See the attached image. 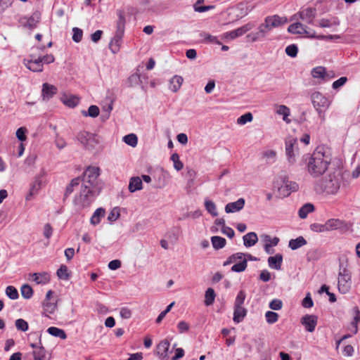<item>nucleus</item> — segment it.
<instances>
[{"instance_id": "1", "label": "nucleus", "mask_w": 360, "mask_h": 360, "mask_svg": "<svg viewBox=\"0 0 360 360\" xmlns=\"http://www.w3.org/2000/svg\"><path fill=\"white\" fill-rule=\"evenodd\" d=\"M308 172L313 177H319L328 169L330 160L325 155L323 148H317L311 154H305L302 156Z\"/></svg>"}, {"instance_id": "2", "label": "nucleus", "mask_w": 360, "mask_h": 360, "mask_svg": "<svg viewBox=\"0 0 360 360\" xmlns=\"http://www.w3.org/2000/svg\"><path fill=\"white\" fill-rule=\"evenodd\" d=\"M96 196V189L91 186H81L79 194L76 195L74 199V205L77 211H82L88 208L95 200Z\"/></svg>"}, {"instance_id": "3", "label": "nucleus", "mask_w": 360, "mask_h": 360, "mask_svg": "<svg viewBox=\"0 0 360 360\" xmlns=\"http://www.w3.org/2000/svg\"><path fill=\"white\" fill-rule=\"evenodd\" d=\"M340 187V183L338 178L335 176L329 175L324 179L318 181L314 184V189L317 193H326L328 195L336 194Z\"/></svg>"}, {"instance_id": "4", "label": "nucleus", "mask_w": 360, "mask_h": 360, "mask_svg": "<svg viewBox=\"0 0 360 360\" xmlns=\"http://www.w3.org/2000/svg\"><path fill=\"white\" fill-rule=\"evenodd\" d=\"M352 288V274L345 267H340L338 273V288L340 293L346 294Z\"/></svg>"}, {"instance_id": "5", "label": "nucleus", "mask_w": 360, "mask_h": 360, "mask_svg": "<svg viewBox=\"0 0 360 360\" xmlns=\"http://www.w3.org/2000/svg\"><path fill=\"white\" fill-rule=\"evenodd\" d=\"M100 175V168L94 166L88 167L83 174L82 186H86L96 189L97 179Z\"/></svg>"}, {"instance_id": "6", "label": "nucleus", "mask_w": 360, "mask_h": 360, "mask_svg": "<svg viewBox=\"0 0 360 360\" xmlns=\"http://www.w3.org/2000/svg\"><path fill=\"white\" fill-rule=\"evenodd\" d=\"M46 172L44 169H41L38 174H37L32 183L29 193L26 196V200H30L34 195H36L41 189V186L45 184V176Z\"/></svg>"}, {"instance_id": "7", "label": "nucleus", "mask_w": 360, "mask_h": 360, "mask_svg": "<svg viewBox=\"0 0 360 360\" xmlns=\"http://www.w3.org/2000/svg\"><path fill=\"white\" fill-rule=\"evenodd\" d=\"M299 153L298 142L296 139L289 138L285 141V155L290 164L296 161V155Z\"/></svg>"}, {"instance_id": "8", "label": "nucleus", "mask_w": 360, "mask_h": 360, "mask_svg": "<svg viewBox=\"0 0 360 360\" xmlns=\"http://www.w3.org/2000/svg\"><path fill=\"white\" fill-rule=\"evenodd\" d=\"M270 31L269 25L267 24V22L264 20L263 23L259 25L257 32H251L246 36L247 40L249 42H255L262 40Z\"/></svg>"}, {"instance_id": "9", "label": "nucleus", "mask_w": 360, "mask_h": 360, "mask_svg": "<svg viewBox=\"0 0 360 360\" xmlns=\"http://www.w3.org/2000/svg\"><path fill=\"white\" fill-rule=\"evenodd\" d=\"M311 101L315 110L328 109L331 104V101L319 91L311 94Z\"/></svg>"}, {"instance_id": "10", "label": "nucleus", "mask_w": 360, "mask_h": 360, "mask_svg": "<svg viewBox=\"0 0 360 360\" xmlns=\"http://www.w3.org/2000/svg\"><path fill=\"white\" fill-rule=\"evenodd\" d=\"M41 19V13L39 11L34 12L30 17L24 16L19 19V23L27 28L32 30L37 26Z\"/></svg>"}, {"instance_id": "11", "label": "nucleus", "mask_w": 360, "mask_h": 360, "mask_svg": "<svg viewBox=\"0 0 360 360\" xmlns=\"http://www.w3.org/2000/svg\"><path fill=\"white\" fill-rule=\"evenodd\" d=\"M255 27L254 23L249 22L243 26L238 27L234 30L227 32L223 34V38L229 39H235L236 38L240 37L251 30Z\"/></svg>"}, {"instance_id": "12", "label": "nucleus", "mask_w": 360, "mask_h": 360, "mask_svg": "<svg viewBox=\"0 0 360 360\" xmlns=\"http://www.w3.org/2000/svg\"><path fill=\"white\" fill-rule=\"evenodd\" d=\"M23 63L27 69L32 72H41L43 71L44 66L41 63V57L36 58L31 55L30 58L24 59Z\"/></svg>"}, {"instance_id": "13", "label": "nucleus", "mask_w": 360, "mask_h": 360, "mask_svg": "<svg viewBox=\"0 0 360 360\" xmlns=\"http://www.w3.org/2000/svg\"><path fill=\"white\" fill-rule=\"evenodd\" d=\"M300 323L307 332L313 333L318 323V317L312 314H306L301 318Z\"/></svg>"}, {"instance_id": "14", "label": "nucleus", "mask_w": 360, "mask_h": 360, "mask_svg": "<svg viewBox=\"0 0 360 360\" xmlns=\"http://www.w3.org/2000/svg\"><path fill=\"white\" fill-rule=\"evenodd\" d=\"M170 346V342L168 340H163L160 342L157 345L156 353L160 360H168L169 355L168 351Z\"/></svg>"}, {"instance_id": "15", "label": "nucleus", "mask_w": 360, "mask_h": 360, "mask_svg": "<svg viewBox=\"0 0 360 360\" xmlns=\"http://www.w3.org/2000/svg\"><path fill=\"white\" fill-rule=\"evenodd\" d=\"M265 21L269 25L271 30L273 28L278 27L288 21L285 17H281L278 15H269L264 18Z\"/></svg>"}, {"instance_id": "16", "label": "nucleus", "mask_w": 360, "mask_h": 360, "mask_svg": "<svg viewBox=\"0 0 360 360\" xmlns=\"http://www.w3.org/2000/svg\"><path fill=\"white\" fill-rule=\"evenodd\" d=\"M57 92L58 89L56 86L49 83H44L42 84L41 96L44 101L50 100Z\"/></svg>"}, {"instance_id": "17", "label": "nucleus", "mask_w": 360, "mask_h": 360, "mask_svg": "<svg viewBox=\"0 0 360 360\" xmlns=\"http://www.w3.org/2000/svg\"><path fill=\"white\" fill-rule=\"evenodd\" d=\"M299 16L301 20L308 24H312L316 15V10L313 8H307L299 12Z\"/></svg>"}, {"instance_id": "18", "label": "nucleus", "mask_w": 360, "mask_h": 360, "mask_svg": "<svg viewBox=\"0 0 360 360\" xmlns=\"http://www.w3.org/2000/svg\"><path fill=\"white\" fill-rule=\"evenodd\" d=\"M245 199L240 198L235 202H229L225 206V212L226 213H233L241 210L245 205Z\"/></svg>"}, {"instance_id": "19", "label": "nucleus", "mask_w": 360, "mask_h": 360, "mask_svg": "<svg viewBox=\"0 0 360 360\" xmlns=\"http://www.w3.org/2000/svg\"><path fill=\"white\" fill-rule=\"evenodd\" d=\"M32 281L37 284L45 285L50 282L51 276L47 272L34 273L31 275Z\"/></svg>"}, {"instance_id": "20", "label": "nucleus", "mask_w": 360, "mask_h": 360, "mask_svg": "<svg viewBox=\"0 0 360 360\" xmlns=\"http://www.w3.org/2000/svg\"><path fill=\"white\" fill-rule=\"evenodd\" d=\"M283 262V256L281 254H276L274 256L268 258V264L271 269L280 270Z\"/></svg>"}, {"instance_id": "21", "label": "nucleus", "mask_w": 360, "mask_h": 360, "mask_svg": "<svg viewBox=\"0 0 360 360\" xmlns=\"http://www.w3.org/2000/svg\"><path fill=\"white\" fill-rule=\"evenodd\" d=\"M124 34L117 33L115 32L114 37L111 39L109 46L111 51L115 53L119 51L120 48L122 44V40Z\"/></svg>"}, {"instance_id": "22", "label": "nucleus", "mask_w": 360, "mask_h": 360, "mask_svg": "<svg viewBox=\"0 0 360 360\" xmlns=\"http://www.w3.org/2000/svg\"><path fill=\"white\" fill-rule=\"evenodd\" d=\"M247 315V309L243 307H234L233 320L236 323L243 321Z\"/></svg>"}, {"instance_id": "23", "label": "nucleus", "mask_w": 360, "mask_h": 360, "mask_svg": "<svg viewBox=\"0 0 360 360\" xmlns=\"http://www.w3.org/2000/svg\"><path fill=\"white\" fill-rule=\"evenodd\" d=\"M60 100L64 105L70 108L75 107L79 102V98L75 95L64 94L62 96Z\"/></svg>"}, {"instance_id": "24", "label": "nucleus", "mask_w": 360, "mask_h": 360, "mask_svg": "<svg viewBox=\"0 0 360 360\" xmlns=\"http://www.w3.org/2000/svg\"><path fill=\"white\" fill-rule=\"evenodd\" d=\"M143 188L142 180L139 176L131 177L129 180V191L131 193H134L136 191H140Z\"/></svg>"}, {"instance_id": "25", "label": "nucleus", "mask_w": 360, "mask_h": 360, "mask_svg": "<svg viewBox=\"0 0 360 360\" xmlns=\"http://www.w3.org/2000/svg\"><path fill=\"white\" fill-rule=\"evenodd\" d=\"M243 244L245 247L250 248L255 245L257 240V235L255 232H250L244 235L243 237Z\"/></svg>"}, {"instance_id": "26", "label": "nucleus", "mask_w": 360, "mask_h": 360, "mask_svg": "<svg viewBox=\"0 0 360 360\" xmlns=\"http://www.w3.org/2000/svg\"><path fill=\"white\" fill-rule=\"evenodd\" d=\"M183 82H184V79L181 76L174 75L169 80V89L172 92H176L181 88Z\"/></svg>"}, {"instance_id": "27", "label": "nucleus", "mask_w": 360, "mask_h": 360, "mask_svg": "<svg viewBox=\"0 0 360 360\" xmlns=\"http://www.w3.org/2000/svg\"><path fill=\"white\" fill-rule=\"evenodd\" d=\"M307 35V37L312 39H340V37L339 35H316L315 31L311 30H308V28L306 27V32L304 33Z\"/></svg>"}, {"instance_id": "28", "label": "nucleus", "mask_w": 360, "mask_h": 360, "mask_svg": "<svg viewBox=\"0 0 360 360\" xmlns=\"http://www.w3.org/2000/svg\"><path fill=\"white\" fill-rule=\"evenodd\" d=\"M311 76L316 79H321L325 81L327 76L326 69L324 67L319 66L313 68L311 72Z\"/></svg>"}, {"instance_id": "29", "label": "nucleus", "mask_w": 360, "mask_h": 360, "mask_svg": "<svg viewBox=\"0 0 360 360\" xmlns=\"http://www.w3.org/2000/svg\"><path fill=\"white\" fill-rule=\"evenodd\" d=\"M307 244V240L303 236H299L295 239H290L288 243V247L295 250Z\"/></svg>"}, {"instance_id": "30", "label": "nucleus", "mask_w": 360, "mask_h": 360, "mask_svg": "<svg viewBox=\"0 0 360 360\" xmlns=\"http://www.w3.org/2000/svg\"><path fill=\"white\" fill-rule=\"evenodd\" d=\"M339 25L340 20L335 17L330 19L322 18L319 21V26L321 27H330L332 26H338Z\"/></svg>"}, {"instance_id": "31", "label": "nucleus", "mask_w": 360, "mask_h": 360, "mask_svg": "<svg viewBox=\"0 0 360 360\" xmlns=\"http://www.w3.org/2000/svg\"><path fill=\"white\" fill-rule=\"evenodd\" d=\"M118 19L117 20V30L115 32L124 34L125 27V16L122 11H119L117 12Z\"/></svg>"}, {"instance_id": "32", "label": "nucleus", "mask_w": 360, "mask_h": 360, "mask_svg": "<svg viewBox=\"0 0 360 360\" xmlns=\"http://www.w3.org/2000/svg\"><path fill=\"white\" fill-rule=\"evenodd\" d=\"M211 243L214 250H220L225 247L226 240L221 236H214L211 237Z\"/></svg>"}, {"instance_id": "33", "label": "nucleus", "mask_w": 360, "mask_h": 360, "mask_svg": "<svg viewBox=\"0 0 360 360\" xmlns=\"http://www.w3.org/2000/svg\"><path fill=\"white\" fill-rule=\"evenodd\" d=\"M47 332L51 335L56 337V338H59L61 340H65L67 338V335H66L65 330L63 329H60L59 328H57V327H54V326L49 327L47 329Z\"/></svg>"}, {"instance_id": "34", "label": "nucleus", "mask_w": 360, "mask_h": 360, "mask_svg": "<svg viewBox=\"0 0 360 360\" xmlns=\"http://www.w3.org/2000/svg\"><path fill=\"white\" fill-rule=\"evenodd\" d=\"M288 31L292 34H302L306 32V26L300 22H295L288 27Z\"/></svg>"}, {"instance_id": "35", "label": "nucleus", "mask_w": 360, "mask_h": 360, "mask_svg": "<svg viewBox=\"0 0 360 360\" xmlns=\"http://www.w3.org/2000/svg\"><path fill=\"white\" fill-rule=\"evenodd\" d=\"M105 212V210L102 207L96 209L91 217V224L93 225L98 224L101 222V218L104 217Z\"/></svg>"}, {"instance_id": "36", "label": "nucleus", "mask_w": 360, "mask_h": 360, "mask_svg": "<svg viewBox=\"0 0 360 360\" xmlns=\"http://www.w3.org/2000/svg\"><path fill=\"white\" fill-rule=\"evenodd\" d=\"M216 293L213 288H208L205 292V300L204 303L205 306L212 305L215 300Z\"/></svg>"}, {"instance_id": "37", "label": "nucleus", "mask_w": 360, "mask_h": 360, "mask_svg": "<svg viewBox=\"0 0 360 360\" xmlns=\"http://www.w3.org/2000/svg\"><path fill=\"white\" fill-rule=\"evenodd\" d=\"M281 188L286 190L288 195H289L291 192L296 191L298 189V184L295 181L285 179Z\"/></svg>"}, {"instance_id": "38", "label": "nucleus", "mask_w": 360, "mask_h": 360, "mask_svg": "<svg viewBox=\"0 0 360 360\" xmlns=\"http://www.w3.org/2000/svg\"><path fill=\"white\" fill-rule=\"evenodd\" d=\"M314 210V206L311 203H306L302 205L298 212L299 217L301 219H305L308 214L312 212Z\"/></svg>"}, {"instance_id": "39", "label": "nucleus", "mask_w": 360, "mask_h": 360, "mask_svg": "<svg viewBox=\"0 0 360 360\" xmlns=\"http://www.w3.org/2000/svg\"><path fill=\"white\" fill-rule=\"evenodd\" d=\"M57 305L55 303H52L50 302H43V309L44 312L43 314L46 316L49 317L50 315L53 314L55 311L56 310Z\"/></svg>"}, {"instance_id": "40", "label": "nucleus", "mask_w": 360, "mask_h": 360, "mask_svg": "<svg viewBox=\"0 0 360 360\" xmlns=\"http://www.w3.org/2000/svg\"><path fill=\"white\" fill-rule=\"evenodd\" d=\"M354 312V316L353 321L351 323L352 327V333L356 334L358 332V324L360 322V310L358 307H355L353 309Z\"/></svg>"}, {"instance_id": "41", "label": "nucleus", "mask_w": 360, "mask_h": 360, "mask_svg": "<svg viewBox=\"0 0 360 360\" xmlns=\"http://www.w3.org/2000/svg\"><path fill=\"white\" fill-rule=\"evenodd\" d=\"M264 238L265 241L264 250L267 253H271L268 250V248L276 246L279 242V238L277 237L271 238V236L268 235H265Z\"/></svg>"}, {"instance_id": "42", "label": "nucleus", "mask_w": 360, "mask_h": 360, "mask_svg": "<svg viewBox=\"0 0 360 360\" xmlns=\"http://www.w3.org/2000/svg\"><path fill=\"white\" fill-rule=\"evenodd\" d=\"M247 266V259L244 256L243 259H239L236 264L232 266L231 271L238 273L243 272L246 269Z\"/></svg>"}, {"instance_id": "43", "label": "nucleus", "mask_w": 360, "mask_h": 360, "mask_svg": "<svg viewBox=\"0 0 360 360\" xmlns=\"http://www.w3.org/2000/svg\"><path fill=\"white\" fill-rule=\"evenodd\" d=\"M80 178L77 177L73 179L70 183L66 186L65 194H64V199L68 198L72 192L75 186H78L80 184Z\"/></svg>"}, {"instance_id": "44", "label": "nucleus", "mask_w": 360, "mask_h": 360, "mask_svg": "<svg viewBox=\"0 0 360 360\" xmlns=\"http://www.w3.org/2000/svg\"><path fill=\"white\" fill-rule=\"evenodd\" d=\"M276 112L280 115H283V120L286 123L290 122V120L288 119V116L290 115V113L289 108L284 105H281L278 106Z\"/></svg>"}, {"instance_id": "45", "label": "nucleus", "mask_w": 360, "mask_h": 360, "mask_svg": "<svg viewBox=\"0 0 360 360\" xmlns=\"http://www.w3.org/2000/svg\"><path fill=\"white\" fill-rule=\"evenodd\" d=\"M245 255V253L243 252H237L235 254H233L232 255L229 256L226 260L224 262V266L229 265L232 263L236 264L239 259H243Z\"/></svg>"}, {"instance_id": "46", "label": "nucleus", "mask_w": 360, "mask_h": 360, "mask_svg": "<svg viewBox=\"0 0 360 360\" xmlns=\"http://www.w3.org/2000/svg\"><path fill=\"white\" fill-rule=\"evenodd\" d=\"M40 347H37V349H34L32 352L34 359V360H44L46 356V349L41 345V340H39Z\"/></svg>"}, {"instance_id": "47", "label": "nucleus", "mask_w": 360, "mask_h": 360, "mask_svg": "<svg viewBox=\"0 0 360 360\" xmlns=\"http://www.w3.org/2000/svg\"><path fill=\"white\" fill-rule=\"evenodd\" d=\"M56 274L60 279L64 281H68L70 277V274L68 272V269L67 266L64 264H62L57 270Z\"/></svg>"}, {"instance_id": "48", "label": "nucleus", "mask_w": 360, "mask_h": 360, "mask_svg": "<svg viewBox=\"0 0 360 360\" xmlns=\"http://www.w3.org/2000/svg\"><path fill=\"white\" fill-rule=\"evenodd\" d=\"M99 143V139L97 135L94 134H90V136L88 139L87 143L85 146V148L87 150L94 149L98 144Z\"/></svg>"}, {"instance_id": "49", "label": "nucleus", "mask_w": 360, "mask_h": 360, "mask_svg": "<svg viewBox=\"0 0 360 360\" xmlns=\"http://www.w3.org/2000/svg\"><path fill=\"white\" fill-rule=\"evenodd\" d=\"M325 224L326 231H329L338 229L341 226L342 221L340 219H328Z\"/></svg>"}, {"instance_id": "50", "label": "nucleus", "mask_w": 360, "mask_h": 360, "mask_svg": "<svg viewBox=\"0 0 360 360\" xmlns=\"http://www.w3.org/2000/svg\"><path fill=\"white\" fill-rule=\"evenodd\" d=\"M200 37L202 38L204 42L221 44V42L218 40L217 37L211 35L209 33L204 32H201L200 34Z\"/></svg>"}, {"instance_id": "51", "label": "nucleus", "mask_w": 360, "mask_h": 360, "mask_svg": "<svg viewBox=\"0 0 360 360\" xmlns=\"http://www.w3.org/2000/svg\"><path fill=\"white\" fill-rule=\"evenodd\" d=\"M205 207L206 210L212 216H217L218 213L217 211V207L214 202L210 200H205Z\"/></svg>"}, {"instance_id": "52", "label": "nucleus", "mask_w": 360, "mask_h": 360, "mask_svg": "<svg viewBox=\"0 0 360 360\" xmlns=\"http://www.w3.org/2000/svg\"><path fill=\"white\" fill-rule=\"evenodd\" d=\"M123 141L127 145L135 147L138 143V138L134 134H129L123 137Z\"/></svg>"}, {"instance_id": "53", "label": "nucleus", "mask_w": 360, "mask_h": 360, "mask_svg": "<svg viewBox=\"0 0 360 360\" xmlns=\"http://www.w3.org/2000/svg\"><path fill=\"white\" fill-rule=\"evenodd\" d=\"M99 108L98 106L92 105H90L88 111H83L82 114L84 116H89L91 117H96L99 115Z\"/></svg>"}, {"instance_id": "54", "label": "nucleus", "mask_w": 360, "mask_h": 360, "mask_svg": "<svg viewBox=\"0 0 360 360\" xmlns=\"http://www.w3.org/2000/svg\"><path fill=\"white\" fill-rule=\"evenodd\" d=\"M21 295L25 299H30L33 295L32 288L27 284H25L20 289Z\"/></svg>"}, {"instance_id": "55", "label": "nucleus", "mask_w": 360, "mask_h": 360, "mask_svg": "<svg viewBox=\"0 0 360 360\" xmlns=\"http://www.w3.org/2000/svg\"><path fill=\"white\" fill-rule=\"evenodd\" d=\"M278 314L272 311H268L265 313V319L268 323L273 324L276 323L278 319Z\"/></svg>"}, {"instance_id": "56", "label": "nucleus", "mask_w": 360, "mask_h": 360, "mask_svg": "<svg viewBox=\"0 0 360 360\" xmlns=\"http://www.w3.org/2000/svg\"><path fill=\"white\" fill-rule=\"evenodd\" d=\"M253 119V116L251 112H246L241 115L237 119V124L240 125H244L248 122H250Z\"/></svg>"}, {"instance_id": "57", "label": "nucleus", "mask_w": 360, "mask_h": 360, "mask_svg": "<svg viewBox=\"0 0 360 360\" xmlns=\"http://www.w3.org/2000/svg\"><path fill=\"white\" fill-rule=\"evenodd\" d=\"M171 160L174 162V167L177 171H180L184 167V164L179 160V155L177 153H173L170 158Z\"/></svg>"}, {"instance_id": "58", "label": "nucleus", "mask_w": 360, "mask_h": 360, "mask_svg": "<svg viewBox=\"0 0 360 360\" xmlns=\"http://www.w3.org/2000/svg\"><path fill=\"white\" fill-rule=\"evenodd\" d=\"M6 294L11 300H16L19 297L17 289L12 285H9L6 288Z\"/></svg>"}, {"instance_id": "59", "label": "nucleus", "mask_w": 360, "mask_h": 360, "mask_svg": "<svg viewBox=\"0 0 360 360\" xmlns=\"http://www.w3.org/2000/svg\"><path fill=\"white\" fill-rule=\"evenodd\" d=\"M15 325L16 328L18 330H20L22 332H25V331L28 330V329H29L28 323L22 319H17L15 322Z\"/></svg>"}, {"instance_id": "60", "label": "nucleus", "mask_w": 360, "mask_h": 360, "mask_svg": "<svg viewBox=\"0 0 360 360\" xmlns=\"http://www.w3.org/2000/svg\"><path fill=\"white\" fill-rule=\"evenodd\" d=\"M245 297H246V294H245V291L240 290L236 297V300L234 302V307H243V304L244 303Z\"/></svg>"}, {"instance_id": "61", "label": "nucleus", "mask_w": 360, "mask_h": 360, "mask_svg": "<svg viewBox=\"0 0 360 360\" xmlns=\"http://www.w3.org/2000/svg\"><path fill=\"white\" fill-rule=\"evenodd\" d=\"M83 31L78 27H74L72 29V40L75 42H80L82 39Z\"/></svg>"}, {"instance_id": "62", "label": "nucleus", "mask_w": 360, "mask_h": 360, "mask_svg": "<svg viewBox=\"0 0 360 360\" xmlns=\"http://www.w3.org/2000/svg\"><path fill=\"white\" fill-rule=\"evenodd\" d=\"M285 53L288 56L295 58L297 56L298 53V48L295 44L288 45L285 48Z\"/></svg>"}, {"instance_id": "63", "label": "nucleus", "mask_w": 360, "mask_h": 360, "mask_svg": "<svg viewBox=\"0 0 360 360\" xmlns=\"http://www.w3.org/2000/svg\"><path fill=\"white\" fill-rule=\"evenodd\" d=\"M90 134L89 132H87V131H80L78 134H77V139L78 141L81 143V144H82L84 146V147L85 148L86 143H87V141H88V139L90 136Z\"/></svg>"}, {"instance_id": "64", "label": "nucleus", "mask_w": 360, "mask_h": 360, "mask_svg": "<svg viewBox=\"0 0 360 360\" xmlns=\"http://www.w3.org/2000/svg\"><path fill=\"white\" fill-rule=\"evenodd\" d=\"M37 155L34 153L30 154L25 160L24 164L25 166L28 167H34L36 160H37Z\"/></svg>"}]
</instances>
